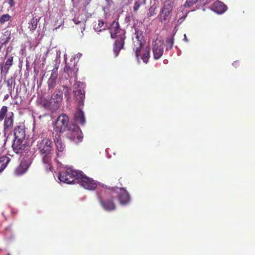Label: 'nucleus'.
Masks as SVG:
<instances>
[{
    "label": "nucleus",
    "instance_id": "obj_28",
    "mask_svg": "<svg viewBox=\"0 0 255 255\" xmlns=\"http://www.w3.org/2000/svg\"><path fill=\"white\" fill-rule=\"evenodd\" d=\"M38 20L37 19L33 18L29 23L28 28L31 32H33L37 26Z\"/></svg>",
    "mask_w": 255,
    "mask_h": 255
},
{
    "label": "nucleus",
    "instance_id": "obj_7",
    "mask_svg": "<svg viewBox=\"0 0 255 255\" xmlns=\"http://www.w3.org/2000/svg\"><path fill=\"white\" fill-rule=\"evenodd\" d=\"M76 182L79 183L85 189L89 190H94L97 187V184L93 179L89 178L80 172L78 175Z\"/></svg>",
    "mask_w": 255,
    "mask_h": 255
},
{
    "label": "nucleus",
    "instance_id": "obj_39",
    "mask_svg": "<svg viewBox=\"0 0 255 255\" xmlns=\"http://www.w3.org/2000/svg\"><path fill=\"white\" fill-rule=\"evenodd\" d=\"M107 1L109 2L110 1H111V0H106Z\"/></svg>",
    "mask_w": 255,
    "mask_h": 255
},
{
    "label": "nucleus",
    "instance_id": "obj_13",
    "mask_svg": "<svg viewBox=\"0 0 255 255\" xmlns=\"http://www.w3.org/2000/svg\"><path fill=\"white\" fill-rule=\"evenodd\" d=\"M163 43L160 41H155L154 44L152 46V53L153 58L155 60L159 59L163 54Z\"/></svg>",
    "mask_w": 255,
    "mask_h": 255
},
{
    "label": "nucleus",
    "instance_id": "obj_4",
    "mask_svg": "<svg viewBox=\"0 0 255 255\" xmlns=\"http://www.w3.org/2000/svg\"><path fill=\"white\" fill-rule=\"evenodd\" d=\"M14 115L13 112L8 113V107L3 106L0 109V122L3 120V130L6 132L11 129L14 125Z\"/></svg>",
    "mask_w": 255,
    "mask_h": 255
},
{
    "label": "nucleus",
    "instance_id": "obj_23",
    "mask_svg": "<svg viewBox=\"0 0 255 255\" xmlns=\"http://www.w3.org/2000/svg\"><path fill=\"white\" fill-rule=\"evenodd\" d=\"M13 56L9 57L6 60L4 66H3V64H0V69L1 72L3 70L5 71L6 73H7L10 67L13 64Z\"/></svg>",
    "mask_w": 255,
    "mask_h": 255
},
{
    "label": "nucleus",
    "instance_id": "obj_24",
    "mask_svg": "<svg viewBox=\"0 0 255 255\" xmlns=\"http://www.w3.org/2000/svg\"><path fill=\"white\" fill-rule=\"evenodd\" d=\"M145 3L146 0H134L133 11L136 12L140 7L144 5Z\"/></svg>",
    "mask_w": 255,
    "mask_h": 255
},
{
    "label": "nucleus",
    "instance_id": "obj_5",
    "mask_svg": "<svg viewBox=\"0 0 255 255\" xmlns=\"http://www.w3.org/2000/svg\"><path fill=\"white\" fill-rule=\"evenodd\" d=\"M80 172L73 170L71 168H68L65 171H61L59 174L58 179L60 182L67 184H71L76 182Z\"/></svg>",
    "mask_w": 255,
    "mask_h": 255
},
{
    "label": "nucleus",
    "instance_id": "obj_6",
    "mask_svg": "<svg viewBox=\"0 0 255 255\" xmlns=\"http://www.w3.org/2000/svg\"><path fill=\"white\" fill-rule=\"evenodd\" d=\"M69 118L65 114L60 115L57 119L52 134H61L68 128Z\"/></svg>",
    "mask_w": 255,
    "mask_h": 255
},
{
    "label": "nucleus",
    "instance_id": "obj_37",
    "mask_svg": "<svg viewBox=\"0 0 255 255\" xmlns=\"http://www.w3.org/2000/svg\"><path fill=\"white\" fill-rule=\"evenodd\" d=\"M7 85H8V86H9V85H10V83H9V80H8V81H7Z\"/></svg>",
    "mask_w": 255,
    "mask_h": 255
},
{
    "label": "nucleus",
    "instance_id": "obj_21",
    "mask_svg": "<svg viewBox=\"0 0 255 255\" xmlns=\"http://www.w3.org/2000/svg\"><path fill=\"white\" fill-rule=\"evenodd\" d=\"M28 167L27 163L25 161H22L15 169V173L17 175L23 174L26 171Z\"/></svg>",
    "mask_w": 255,
    "mask_h": 255
},
{
    "label": "nucleus",
    "instance_id": "obj_19",
    "mask_svg": "<svg viewBox=\"0 0 255 255\" xmlns=\"http://www.w3.org/2000/svg\"><path fill=\"white\" fill-rule=\"evenodd\" d=\"M213 10L219 14H221L227 9V6L222 2H217L214 3L213 6Z\"/></svg>",
    "mask_w": 255,
    "mask_h": 255
},
{
    "label": "nucleus",
    "instance_id": "obj_35",
    "mask_svg": "<svg viewBox=\"0 0 255 255\" xmlns=\"http://www.w3.org/2000/svg\"><path fill=\"white\" fill-rule=\"evenodd\" d=\"M184 40H185L186 42H188V39H187V37H186V34H184Z\"/></svg>",
    "mask_w": 255,
    "mask_h": 255
},
{
    "label": "nucleus",
    "instance_id": "obj_11",
    "mask_svg": "<svg viewBox=\"0 0 255 255\" xmlns=\"http://www.w3.org/2000/svg\"><path fill=\"white\" fill-rule=\"evenodd\" d=\"M78 70V69L77 67L75 60L74 61H71L70 63H66L64 71L68 75L69 77L76 78Z\"/></svg>",
    "mask_w": 255,
    "mask_h": 255
},
{
    "label": "nucleus",
    "instance_id": "obj_25",
    "mask_svg": "<svg viewBox=\"0 0 255 255\" xmlns=\"http://www.w3.org/2000/svg\"><path fill=\"white\" fill-rule=\"evenodd\" d=\"M170 12V11H169L161 9L160 13L158 15V17L159 19V20L161 22L165 21L168 16Z\"/></svg>",
    "mask_w": 255,
    "mask_h": 255
},
{
    "label": "nucleus",
    "instance_id": "obj_27",
    "mask_svg": "<svg viewBox=\"0 0 255 255\" xmlns=\"http://www.w3.org/2000/svg\"><path fill=\"white\" fill-rule=\"evenodd\" d=\"M174 44V39L173 37H168L166 39V50L171 49Z\"/></svg>",
    "mask_w": 255,
    "mask_h": 255
},
{
    "label": "nucleus",
    "instance_id": "obj_15",
    "mask_svg": "<svg viewBox=\"0 0 255 255\" xmlns=\"http://www.w3.org/2000/svg\"><path fill=\"white\" fill-rule=\"evenodd\" d=\"M120 192L118 195V199L122 205H126L130 201L128 193L125 188H120Z\"/></svg>",
    "mask_w": 255,
    "mask_h": 255
},
{
    "label": "nucleus",
    "instance_id": "obj_8",
    "mask_svg": "<svg viewBox=\"0 0 255 255\" xmlns=\"http://www.w3.org/2000/svg\"><path fill=\"white\" fill-rule=\"evenodd\" d=\"M83 84L78 82L74 85V98L78 103L79 106L84 105L85 99V91L83 87Z\"/></svg>",
    "mask_w": 255,
    "mask_h": 255
},
{
    "label": "nucleus",
    "instance_id": "obj_17",
    "mask_svg": "<svg viewBox=\"0 0 255 255\" xmlns=\"http://www.w3.org/2000/svg\"><path fill=\"white\" fill-rule=\"evenodd\" d=\"M61 134H53V139L58 152H62L65 149V145L61 138Z\"/></svg>",
    "mask_w": 255,
    "mask_h": 255
},
{
    "label": "nucleus",
    "instance_id": "obj_2",
    "mask_svg": "<svg viewBox=\"0 0 255 255\" xmlns=\"http://www.w3.org/2000/svg\"><path fill=\"white\" fill-rule=\"evenodd\" d=\"M134 35L136 41H134V49L136 60L138 63L140 62V59L145 63H148L150 57V47L147 46L142 48L143 35L142 31L136 27L134 28Z\"/></svg>",
    "mask_w": 255,
    "mask_h": 255
},
{
    "label": "nucleus",
    "instance_id": "obj_29",
    "mask_svg": "<svg viewBox=\"0 0 255 255\" xmlns=\"http://www.w3.org/2000/svg\"><path fill=\"white\" fill-rule=\"evenodd\" d=\"M10 16L8 14H3L0 17V23L3 24L4 22L8 21L10 19Z\"/></svg>",
    "mask_w": 255,
    "mask_h": 255
},
{
    "label": "nucleus",
    "instance_id": "obj_9",
    "mask_svg": "<svg viewBox=\"0 0 255 255\" xmlns=\"http://www.w3.org/2000/svg\"><path fill=\"white\" fill-rule=\"evenodd\" d=\"M68 137L76 143L82 141L83 135L81 130L77 126L74 127L72 130H69L67 133Z\"/></svg>",
    "mask_w": 255,
    "mask_h": 255
},
{
    "label": "nucleus",
    "instance_id": "obj_36",
    "mask_svg": "<svg viewBox=\"0 0 255 255\" xmlns=\"http://www.w3.org/2000/svg\"><path fill=\"white\" fill-rule=\"evenodd\" d=\"M148 14L149 15V16H151L153 15V13H152V12H151V10H150L149 13Z\"/></svg>",
    "mask_w": 255,
    "mask_h": 255
},
{
    "label": "nucleus",
    "instance_id": "obj_10",
    "mask_svg": "<svg viewBox=\"0 0 255 255\" xmlns=\"http://www.w3.org/2000/svg\"><path fill=\"white\" fill-rule=\"evenodd\" d=\"M12 149L15 153L22 154L28 150V146L25 140L14 139L12 145Z\"/></svg>",
    "mask_w": 255,
    "mask_h": 255
},
{
    "label": "nucleus",
    "instance_id": "obj_1",
    "mask_svg": "<svg viewBox=\"0 0 255 255\" xmlns=\"http://www.w3.org/2000/svg\"><path fill=\"white\" fill-rule=\"evenodd\" d=\"M36 147L39 154L42 156V162L43 168L46 172L51 171L53 142L47 137L40 139L37 141Z\"/></svg>",
    "mask_w": 255,
    "mask_h": 255
},
{
    "label": "nucleus",
    "instance_id": "obj_12",
    "mask_svg": "<svg viewBox=\"0 0 255 255\" xmlns=\"http://www.w3.org/2000/svg\"><path fill=\"white\" fill-rule=\"evenodd\" d=\"M63 100V92L61 90H57L51 96L50 103L56 109L59 107V105Z\"/></svg>",
    "mask_w": 255,
    "mask_h": 255
},
{
    "label": "nucleus",
    "instance_id": "obj_14",
    "mask_svg": "<svg viewBox=\"0 0 255 255\" xmlns=\"http://www.w3.org/2000/svg\"><path fill=\"white\" fill-rule=\"evenodd\" d=\"M99 201L101 205L106 211H110L116 209V205L112 198L106 200L100 198Z\"/></svg>",
    "mask_w": 255,
    "mask_h": 255
},
{
    "label": "nucleus",
    "instance_id": "obj_18",
    "mask_svg": "<svg viewBox=\"0 0 255 255\" xmlns=\"http://www.w3.org/2000/svg\"><path fill=\"white\" fill-rule=\"evenodd\" d=\"M75 121L79 124L83 126L85 124V118L84 114L82 110L77 111L74 114Z\"/></svg>",
    "mask_w": 255,
    "mask_h": 255
},
{
    "label": "nucleus",
    "instance_id": "obj_20",
    "mask_svg": "<svg viewBox=\"0 0 255 255\" xmlns=\"http://www.w3.org/2000/svg\"><path fill=\"white\" fill-rule=\"evenodd\" d=\"M10 160V158L6 155H2L0 157V173L5 169Z\"/></svg>",
    "mask_w": 255,
    "mask_h": 255
},
{
    "label": "nucleus",
    "instance_id": "obj_38",
    "mask_svg": "<svg viewBox=\"0 0 255 255\" xmlns=\"http://www.w3.org/2000/svg\"><path fill=\"white\" fill-rule=\"evenodd\" d=\"M237 64V61H236V62H235L233 63V64H234V65H236Z\"/></svg>",
    "mask_w": 255,
    "mask_h": 255
},
{
    "label": "nucleus",
    "instance_id": "obj_26",
    "mask_svg": "<svg viewBox=\"0 0 255 255\" xmlns=\"http://www.w3.org/2000/svg\"><path fill=\"white\" fill-rule=\"evenodd\" d=\"M172 6L173 2L171 0H165L162 9L171 11L172 9Z\"/></svg>",
    "mask_w": 255,
    "mask_h": 255
},
{
    "label": "nucleus",
    "instance_id": "obj_16",
    "mask_svg": "<svg viewBox=\"0 0 255 255\" xmlns=\"http://www.w3.org/2000/svg\"><path fill=\"white\" fill-rule=\"evenodd\" d=\"M14 139L25 140V130L23 126H16L14 129Z\"/></svg>",
    "mask_w": 255,
    "mask_h": 255
},
{
    "label": "nucleus",
    "instance_id": "obj_22",
    "mask_svg": "<svg viewBox=\"0 0 255 255\" xmlns=\"http://www.w3.org/2000/svg\"><path fill=\"white\" fill-rule=\"evenodd\" d=\"M57 76V69L55 70L54 69L53 70L51 76L47 81L49 88H52L55 86Z\"/></svg>",
    "mask_w": 255,
    "mask_h": 255
},
{
    "label": "nucleus",
    "instance_id": "obj_32",
    "mask_svg": "<svg viewBox=\"0 0 255 255\" xmlns=\"http://www.w3.org/2000/svg\"><path fill=\"white\" fill-rule=\"evenodd\" d=\"M73 21L76 24H78L81 22L80 21L77 20L75 17L73 19Z\"/></svg>",
    "mask_w": 255,
    "mask_h": 255
},
{
    "label": "nucleus",
    "instance_id": "obj_3",
    "mask_svg": "<svg viewBox=\"0 0 255 255\" xmlns=\"http://www.w3.org/2000/svg\"><path fill=\"white\" fill-rule=\"evenodd\" d=\"M111 37L116 39L113 45V52L115 57L118 56L120 51L124 48L125 40L126 38V32L120 28L118 21H113L109 28Z\"/></svg>",
    "mask_w": 255,
    "mask_h": 255
},
{
    "label": "nucleus",
    "instance_id": "obj_31",
    "mask_svg": "<svg viewBox=\"0 0 255 255\" xmlns=\"http://www.w3.org/2000/svg\"><path fill=\"white\" fill-rule=\"evenodd\" d=\"M9 0V4L10 5V6L11 7H13L14 5V0Z\"/></svg>",
    "mask_w": 255,
    "mask_h": 255
},
{
    "label": "nucleus",
    "instance_id": "obj_30",
    "mask_svg": "<svg viewBox=\"0 0 255 255\" xmlns=\"http://www.w3.org/2000/svg\"><path fill=\"white\" fill-rule=\"evenodd\" d=\"M64 88L67 89L66 91L65 92V97L68 100L69 99L70 90L66 87H64Z\"/></svg>",
    "mask_w": 255,
    "mask_h": 255
},
{
    "label": "nucleus",
    "instance_id": "obj_33",
    "mask_svg": "<svg viewBox=\"0 0 255 255\" xmlns=\"http://www.w3.org/2000/svg\"><path fill=\"white\" fill-rule=\"evenodd\" d=\"M104 23L103 21H100V20L99 21L98 26L100 28L102 27L104 25Z\"/></svg>",
    "mask_w": 255,
    "mask_h": 255
},
{
    "label": "nucleus",
    "instance_id": "obj_34",
    "mask_svg": "<svg viewBox=\"0 0 255 255\" xmlns=\"http://www.w3.org/2000/svg\"><path fill=\"white\" fill-rule=\"evenodd\" d=\"M8 98H9L8 94L5 95L3 98V101L6 100Z\"/></svg>",
    "mask_w": 255,
    "mask_h": 255
}]
</instances>
